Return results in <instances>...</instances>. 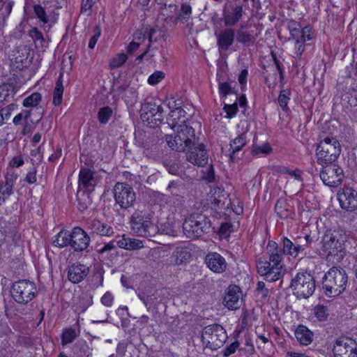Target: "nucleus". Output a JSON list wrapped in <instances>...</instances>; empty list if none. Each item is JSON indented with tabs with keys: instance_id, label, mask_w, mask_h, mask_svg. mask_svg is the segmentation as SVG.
<instances>
[{
	"instance_id": "29",
	"label": "nucleus",
	"mask_w": 357,
	"mask_h": 357,
	"mask_svg": "<svg viewBox=\"0 0 357 357\" xmlns=\"http://www.w3.org/2000/svg\"><path fill=\"white\" fill-rule=\"evenodd\" d=\"M42 100V96L40 93L34 92L28 97L25 98L23 100V106L25 107H30L32 111L35 109L38 110L37 112V119L36 122H38L43 116V110L40 107H38V104Z\"/></svg>"
},
{
	"instance_id": "57",
	"label": "nucleus",
	"mask_w": 357,
	"mask_h": 357,
	"mask_svg": "<svg viewBox=\"0 0 357 357\" xmlns=\"http://www.w3.org/2000/svg\"><path fill=\"white\" fill-rule=\"evenodd\" d=\"M165 77V73L162 71H155L151 75L148 79V83L151 85H155Z\"/></svg>"
},
{
	"instance_id": "32",
	"label": "nucleus",
	"mask_w": 357,
	"mask_h": 357,
	"mask_svg": "<svg viewBox=\"0 0 357 357\" xmlns=\"http://www.w3.org/2000/svg\"><path fill=\"white\" fill-rule=\"evenodd\" d=\"M217 81L218 82V91L221 99L225 100L227 96L234 93L231 84L225 81V77L223 76L222 73H217Z\"/></svg>"
},
{
	"instance_id": "15",
	"label": "nucleus",
	"mask_w": 357,
	"mask_h": 357,
	"mask_svg": "<svg viewBox=\"0 0 357 357\" xmlns=\"http://www.w3.org/2000/svg\"><path fill=\"white\" fill-rule=\"evenodd\" d=\"M333 352L335 357H357V342L351 337H340L335 342Z\"/></svg>"
},
{
	"instance_id": "43",
	"label": "nucleus",
	"mask_w": 357,
	"mask_h": 357,
	"mask_svg": "<svg viewBox=\"0 0 357 357\" xmlns=\"http://www.w3.org/2000/svg\"><path fill=\"white\" fill-rule=\"evenodd\" d=\"M113 111L109 106L99 109L98 112V119L101 124H106L112 116Z\"/></svg>"
},
{
	"instance_id": "51",
	"label": "nucleus",
	"mask_w": 357,
	"mask_h": 357,
	"mask_svg": "<svg viewBox=\"0 0 357 357\" xmlns=\"http://www.w3.org/2000/svg\"><path fill=\"white\" fill-rule=\"evenodd\" d=\"M291 94V92L287 90H282L280 93L279 97H278V102L280 104V106L282 107V109L285 111L287 109V105L289 100V96Z\"/></svg>"
},
{
	"instance_id": "28",
	"label": "nucleus",
	"mask_w": 357,
	"mask_h": 357,
	"mask_svg": "<svg viewBox=\"0 0 357 357\" xmlns=\"http://www.w3.org/2000/svg\"><path fill=\"white\" fill-rule=\"evenodd\" d=\"M185 112L180 107L172 109L167 118L168 126L173 130L179 128L180 125H185Z\"/></svg>"
},
{
	"instance_id": "24",
	"label": "nucleus",
	"mask_w": 357,
	"mask_h": 357,
	"mask_svg": "<svg viewBox=\"0 0 357 357\" xmlns=\"http://www.w3.org/2000/svg\"><path fill=\"white\" fill-rule=\"evenodd\" d=\"M89 267L80 263H74L68 267V279L72 283L78 284L89 273Z\"/></svg>"
},
{
	"instance_id": "38",
	"label": "nucleus",
	"mask_w": 357,
	"mask_h": 357,
	"mask_svg": "<svg viewBox=\"0 0 357 357\" xmlns=\"http://www.w3.org/2000/svg\"><path fill=\"white\" fill-rule=\"evenodd\" d=\"M138 297L144 303L148 310H150L157 299L155 293L151 289L139 291Z\"/></svg>"
},
{
	"instance_id": "27",
	"label": "nucleus",
	"mask_w": 357,
	"mask_h": 357,
	"mask_svg": "<svg viewBox=\"0 0 357 357\" xmlns=\"http://www.w3.org/2000/svg\"><path fill=\"white\" fill-rule=\"evenodd\" d=\"M192 257L191 249L188 246H178L171 255V263L181 265L188 263Z\"/></svg>"
},
{
	"instance_id": "34",
	"label": "nucleus",
	"mask_w": 357,
	"mask_h": 357,
	"mask_svg": "<svg viewBox=\"0 0 357 357\" xmlns=\"http://www.w3.org/2000/svg\"><path fill=\"white\" fill-rule=\"evenodd\" d=\"M70 240L71 231L62 229L54 237L52 243L54 246L60 248L70 247Z\"/></svg>"
},
{
	"instance_id": "62",
	"label": "nucleus",
	"mask_w": 357,
	"mask_h": 357,
	"mask_svg": "<svg viewBox=\"0 0 357 357\" xmlns=\"http://www.w3.org/2000/svg\"><path fill=\"white\" fill-rule=\"evenodd\" d=\"M37 169L35 167H32L26 174L24 181L29 185L33 184L36 182Z\"/></svg>"
},
{
	"instance_id": "53",
	"label": "nucleus",
	"mask_w": 357,
	"mask_h": 357,
	"mask_svg": "<svg viewBox=\"0 0 357 357\" xmlns=\"http://www.w3.org/2000/svg\"><path fill=\"white\" fill-rule=\"evenodd\" d=\"M281 173L289 174L291 176H294L297 181L302 182L303 178L301 175V171L299 169H296L292 170L289 167H283L280 170Z\"/></svg>"
},
{
	"instance_id": "23",
	"label": "nucleus",
	"mask_w": 357,
	"mask_h": 357,
	"mask_svg": "<svg viewBox=\"0 0 357 357\" xmlns=\"http://www.w3.org/2000/svg\"><path fill=\"white\" fill-rule=\"evenodd\" d=\"M205 264L211 271L219 274L224 273L227 268L225 259L215 252H208L206 255Z\"/></svg>"
},
{
	"instance_id": "9",
	"label": "nucleus",
	"mask_w": 357,
	"mask_h": 357,
	"mask_svg": "<svg viewBox=\"0 0 357 357\" xmlns=\"http://www.w3.org/2000/svg\"><path fill=\"white\" fill-rule=\"evenodd\" d=\"M227 338L225 330L219 324L208 325L202 331V341L211 350H216L222 347Z\"/></svg>"
},
{
	"instance_id": "21",
	"label": "nucleus",
	"mask_w": 357,
	"mask_h": 357,
	"mask_svg": "<svg viewBox=\"0 0 357 357\" xmlns=\"http://www.w3.org/2000/svg\"><path fill=\"white\" fill-rule=\"evenodd\" d=\"M337 199L340 206L348 211L357 209V192L351 188H344L337 194Z\"/></svg>"
},
{
	"instance_id": "26",
	"label": "nucleus",
	"mask_w": 357,
	"mask_h": 357,
	"mask_svg": "<svg viewBox=\"0 0 357 357\" xmlns=\"http://www.w3.org/2000/svg\"><path fill=\"white\" fill-rule=\"evenodd\" d=\"M87 228L92 234L100 236H112L114 234V229L109 224L98 219L89 220Z\"/></svg>"
},
{
	"instance_id": "18",
	"label": "nucleus",
	"mask_w": 357,
	"mask_h": 357,
	"mask_svg": "<svg viewBox=\"0 0 357 357\" xmlns=\"http://www.w3.org/2000/svg\"><path fill=\"white\" fill-rule=\"evenodd\" d=\"M91 242L90 236L81 227H74L71 231L70 247L75 252L86 250Z\"/></svg>"
},
{
	"instance_id": "54",
	"label": "nucleus",
	"mask_w": 357,
	"mask_h": 357,
	"mask_svg": "<svg viewBox=\"0 0 357 357\" xmlns=\"http://www.w3.org/2000/svg\"><path fill=\"white\" fill-rule=\"evenodd\" d=\"M33 11L38 18L44 24L48 22V17L46 15V13L44 8L40 5H35L33 6Z\"/></svg>"
},
{
	"instance_id": "8",
	"label": "nucleus",
	"mask_w": 357,
	"mask_h": 357,
	"mask_svg": "<svg viewBox=\"0 0 357 357\" xmlns=\"http://www.w3.org/2000/svg\"><path fill=\"white\" fill-rule=\"evenodd\" d=\"M290 287L298 298H308L316 289L315 280L310 273L300 272L291 279Z\"/></svg>"
},
{
	"instance_id": "40",
	"label": "nucleus",
	"mask_w": 357,
	"mask_h": 357,
	"mask_svg": "<svg viewBox=\"0 0 357 357\" xmlns=\"http://www.w3.org/2000/svg\"><path fill=\"white\" fill-rule=\"evenodd\" d=\"M240 29L236 31V40L241 44L246 45L248 43H253L255 38L252 36L249 32L244 31L245 26L241 24Z\"/></svg>"
},
{
	"instance_id": "37",
	"label": "nucleus",
	"mask_w": 357,
	"mask_h": 357,
	"mask_svg": "<svg viewBox=\"0 0 357 357\" xmlns=\"http://www.w3.org/2000/svg\"><path fill=\"white\" fill-rule=\"evenodd\" d=\"M64 88L63 86V75L61 73L55 84L53 96V104L59 105L62 102Z\"/></svg>"
},
{
	"instance_id": "35",
	"label": "nucleus",
	"mask_w": 357,
	"mask_h": 357,
	"mask_svg": "<svg viewBox=\"0 0 357 357\" xmlns=\"http://www.w3.org/2000/svg\"><path fill=\"white\" fill-rule=\"evenodd\" d=\"M247 143L245 134H241L234 139L231 141L230 146L232 149V152L230 155V158L231 160H234V155L236 153L241 151L244 146H245Z\"/></svg>"
},
{
	"instance_id": "46",
	"label": "nucleus",
	"mask_w": 357,
	"mask_h": 357,
	"mask_svg": "<svg viewBox=\"0 0 357 357\" xmlns=\"http://www.w3.org/2000/svg\"><path fill=\"white\" fill-rule=\"evenodd\" d=\"M17 178V173H16L13 168H10L7 169V172L4 176L5 181H1V183L13 188L14 184L15 183Z\"/></svg>"
},
{
	"instance_id": "7",
	"label": "nucleus",
	"mask_w": 357,
	"mask_h": 357,
	"mask_svg": "<svg viewBox=\"0 0 357 357\" xmlns=\"http://www.w3.org/2000/svg\"><path fill=\"white\" fill-rule=\"evenodd\" d=\"M341 153L338 140L333 137H326L321 140L316 149L317 161L319 165L334 164Z\"/></svg>"
},
{
	"instance_id": "30",
	"label": "nucleus",
	"mask_w": 357,
	"mask_h": 357,
	"mask_svg": "<svg viewBox=\"0 0 357 357\" xmlns=\"http://www.w3.org/2000/svg\"><path fill=\"white\" fill-rule=\"evenodd\" d=\"M296 340L303 345H309L313 340V333L306 326L299 325L295 331Z\"/></svg>"
},
{
	"instance_id": "19",
	"label": "nucleus",
	"mask_w": 357,
	"mask_h": 357,
	"mask_svg": "<svg viewBox=\"0 0 357 357\" xmlns=\"http://www.w3.org/2000/svg\"><path fill=\"white\" fill-rule=\"evenodd\" d=\"M188 149L186 159L189 162L198 167H204L208 163V155L204 144L197 143Z\"/></svg>"
},
{
	"instance_id": "17",
	"label": "nucleus",
	"mask_w": 357,
	"mask_h": 357,
	"mask_svg": "<svg viewBox=\"0 0 357 357\" xmlns=\"http://www.w3.org/2000/svg\"><path fill=\"white\" fill-rule=\"evenodd\" d=\"M161 8L160 16L167 23L172 22L176 24L178 22L185 23L189 20L192 14V7L187 3H183L181 6L180 11L176 17L173 15H169L167 12V4L164 3Z\"/></svg>"
},
{
	"instance_id": "16",
	"label": "nucleus",
	"mask_w": 357,
	"mask_h": 357,
	"mask_svg": "<svg viewBox=\"0 0 357 357\" xmlns=\"http://www.w3.org/2000/svg\"><path fill=\"white\" fill-rule=\"evenodd\" d=\"M218 52L221 56H227V52L234 44L235 30L230 26L215 32Z\"/></svg>"
},
{
	"instance_id": "63",
	"label": "nucleus",
	"mask_w": 357,
	"mask_h": 357,
	"mask_svg": "<svg viewBox=\"0 0 357 357\" xmlns=\"http://www.w3.org/2000/svg\"><path fill=\"white\" fill-rule=\"evenodd\" d=\"M10 236L5 228L0 227V251L2 250L3 245L9 243Z\"/></svg>"
},
{
	"instance_id": "31",
	"label": "nucleus",
	"mask_w": 357,
	"mask_h": 357,
	"mask_svg": "<svg viewBox=\"0 0 357 357\" xmlns=\"http://www.w3.org/2000/svg\"><path fill=\"white\" fill-rule=\"evenodd\" d=\"M116 245L123 249L128 250H135L141 249L144 247L143 241L139 239L131 238L129 237H125L116 241Z\"/></svg>"
},
{
	"instance_id": "41",
	"label": "nucleus",
	"mask_w": 357,
	"mask_h": 357,
	"mask_svg": "<svg viewBox=\"0 0 357 357\" xmlns=\"http://www.w3.org/2000/svg\"><path fill=\"white\" fill-rule=\"evenodd\" d=\"M77 197L78 201V208L82 211L87 209L89 206L91 204V199L90 198L89 192L78 191Z\"/></svg>"
},
{
	"instance_id": "45",
	"label": "nucleus",
	"mask_w": 357,
	"mask_h": 357,
	"mask_svg": "<svg viewBox=\"0 0 357 357\" xmlns=\"http://www.w3.org/2000/svg\"><path fill=\"white\" fill-rule=\"evenodd\" d=\"M167 190L171 193L172 197H176L183 193L185 190V186L183 183H179L176 181H171L167 188Z\"/></svg>"
},
{
	"instance_id": "47",
	"label": "nucleus",
	"mask_w": 357,
	"mask_h": 357,
	"mask_svg": "<svg viewBox=\"0 0 357 357\" xmlns=\"http://www.w3.org/2000/svg\"><path fill=\"white\" fill-rule=\"evenodd\" d=\"M288 29L289 30L291 38L292 39H299L302 27L298 22L294 20H290L288 22Z\"/></svg>"
},
{
	"instance_id": "56",
	"label": "nucleus",
	"mask_w": 357,
	"mask_h": 357,
	"mask_svg": "<svg viewBox=\"0 0 357 357\" xmlns=\"http://www.w3.org/2000/svg\"><path fill=\"white\" fill-rule=\"evenodd\" d=\"M232 231V225L229 222H222L219 228L218 234L223 237H227Z\"/></svg>"
},
{
	"instance_id": "50",
	"label": "nucleus",
	"mask_w": 357,
	"mask_h": 357,
	"mask_svg": "<svg viewBox=\"0 0 357 357\" xmlns=\"http://www.w3.org/2000/svg\"><path fill=\"white\" fill-rule=\"evenodd\" d=\"M13 194V188L0 183V204Z\"/></svg>"
},
{
	"instance_id": "2",
	"label": "nucleus",
	"mask_w": 357,
	"mask_h": 357,
	"mask_svg": "<svg viewBox=\"0 0 357 357\" xmlns=\"http://www.w3.org/2000/svg\"><path fill=\"white\" fill-rule=\"evenodd\" d=\"M348 276L344 269L340 267H332L323 278V289L328 297H336L340 295L347 287Z\"/></svg>"
},
{
	"instance_id": "59",
	"label": "nucleus",
	"mask_w": 357,
	"mask_h": 357,
	"mask_svg": "<svg viewBox=\"0 0 357 357\" xmlns=\"http://www.w3.org/2000/svg\"><path fill=\"white\" fill-rule=\"evenodd\" d=\"M295 52H294V57L296 59H301V56L305 51V43L301 42L300 39H295Z\"/></svg>"
},
{
	"instance_id": "60",
	"label": "nucleus",
	"mask_w": 357,
	"mask_h": 357,
	"mask_svg": "<svg viewBox=\"0 0 357 357\" xmlns=\"http://www.w3.org/2000/svg\"><path fill=\"white\" fill-rule=\"evenodd\" d=\"M326 308L323 305H317L314 308V315L319 321H324L327 318Z\"/></svg>"
},
{
	"instance_id": "64",
	"label": "nucleus",
	"mask_w": 357,
	"mask_h": 357,
	"mask_svg": "<svg viewBox=\"0 0 357 357\" xmlns=\"http://www.w3.org/2000/svg\"><path fill=\"white\" fill-rule=\"evenodd\" d=\"M101 303L106 307H111L114 301V296L111 292L107 291L101 298Z\"/></svg>"
},
{
	"instance_id": "10",
	"label": "nucleus",
	"mask_w": 357,
	"mask_h": 357,
	"mask_svg": "<svg viewBox=\"0 0 357 357\" xmlns=\"http://www.w3.org/2000/svg\"><path fill=\"white\" fill-rule=\"evenodd\" d=\"M10 294L15 302L26 304L36 297L37 288L33 282L20 280L13 283Z\"/></svg>"
},
{
	"instance_id": "13",
	"label": "nucleus",
	"mask_w": 357,
	"mask_h": 357,
	"mask_svg": "<svg viewBox=\"0 0 357 357\" xmlns=\"http://www.w3.org/2000/svg\"><path fill=\"white\" fill-rule=\"evenodd\" d=\"M321 166L319 176L324 185L332 188L341 185L344 178V174L340 167L335 163Z\"/></svg>"
},
{
	"instance_id": "6",
	"label": "nucleus",
	"mask_w": 357,
	"mask_h": 357,
	"mask_svg": "<svg viewBox=\"0 0 357 357\" xmlns=\"http://www.w3.org/2000/svg\"><path fill=\"white\" fill-rule=\"evenodd\" d=\"M211 227L210 219L202 213H192L183 223L184 234L190 238H195L208 233Z\"/></svg>"
},
{
	"instance_id": "39",
	"label": "nucleus",
	"mask_w": 357,
	"mask_h": 357,
	"mask_svg": "<svg viewBox=\"0 0 357 357\" xmlns=\"http://www.w3.org/2000/svg\"><path fill=\"white\" fill-rule=\"evenodd\" d=\"M145 35L148 36L149 42H156L160 38L166 37V31L158 28H146L145 30Z\"/></svg>"
},
{
	"instance_id": "5",
	"label": "nucleus",
	"mask_w": 357,
	"mask_h": 357,
	"mask_svg": "<svg viewBox=\"0 0 357 357\" xmlns=\"http://www.w3.org/2000/svg\"><path fill=\"white\" fill-rule=\"evenodd\" d=\"M347 241L348 236L344 231L329 230L322 238L323 248L328 255L337 256V259H340L343 257Z\"/></svg>"
},
{
	"instance_id": "49",
	"label": "nucleus",
	"mask_w": 357,
	"mask_h": 357,
	"mask_svg": "<svg viewBox=\"0 0 357 357\" xmlns=\"http://www.w3.org/2000/svg\"><path fill=\"white\" fill-rule=\"evenodd\" d=\"M13 96V86L9 84H3L0 86V101L8 100L10 96Z\"/></svg>"
},
{
	"instance_id": "1",
	"label": "nucleus",
	"mask_w": 357,
	"mask_h": 357,
	"mask_svg": "<svg viewBox=\"0 0 357 357\" xmlns=\"http://www.w3.org/2000/svg\"><path fill=\"white\" fill-rule=\"evenodd\" d=\"M266 252L268 255V260L259 258L257 261L258 273L264 277V280L273 282L280 279L283 273L282 254L278 243L273 241H269L266 246Z\"/></svg>"
},
{
	"instance_id": "4",
	"label": "nucleus",
	"mask_w": 357,
	"mask_h": 357,
	"mask_svg": "<svg viewBox=\"0 0 357 357\" xmlns=\"http://www.w3.org/2000/svg\"><path fill=\"white\" fill-rule=\"evenodd\" d=\"M131 230L138 236L151 237L157 232V227L153 222V214L146 209H136L130 217Z\"/></svg>"
},
{
	"instance_id": "25",
	"label": "nucleus",
	"mask_w": 357,
	"mask_h": 357,
	"mask_svg": "<svg viewBox=\"0 0 357 357\" xmlns=\"http://www.w3.org/2000/svg\"><path fill=\"white\" fill-rule=\"evenodd\" d=\"M241 291L240 288L236 285H230L226 291L224 297L225 305L229 310H236L241 307V301H240Z\"/></svg>"
},
{
	"instance_id": "22",
	"label": "nucleus",
	"mask_w": 357,
	"mask_h": 357,
	"mask_svg": "<svg viewBox=\"0 0 357 357\" xmlns=\"http://www.w3.org/2000/svg\"><path fill=\"white\" fill-rule=\"evenodd\" d=\"M98 183L94 172L89 168H81L79 174V191L91 192Z\"/></svg>"
},
{
	"instance_id": "44",
	"label": "nucleus",
	"mask_w": 357,
	"mask_h": 357,
	"mask_svg": "<svg viewBox=\"0 0 357 357\" xmlns=\"http://www.w3.org/2000/svg\"><path fill=\"white\" fill-rule=\"evenodd\" d=\"M77 334L75 329L68 328L63 331L61 336V343L63 345L70 344L77 337Z\"/></svg>"
},
{
	"instance_id": "48",
	"label": "nucleus",
	"mask_w": 357,
	"mask_h": 357,
	"mask_svg": "<svg viewBox=\"0 0 357 357\" xmlns=\"http://www.w3.org/2000/svg\"><path fill=\"white\" fill-rule=\"evenodd\" d=\"M128 59V56L124 53H120L116 54L109 62V68L114 69L121 67Z\"/></svg>"
},
{
	"instance_id": "12",
	"label": "nucleus",
	"mask_w": 357,
	"mask_h": 357,
	"mask_svg": "<svg viewBox=\"0 0 357 357\" xmlns=\"http://www.w3.org/2000/svg\"><path fill=\"white\" fill-rule=\"evenodd\" d=\"M113 192L116 203L123 209L130 208L135 202V192L128 183H116L114 187Z\"/></svg>"
},
{
	"instance_id": "33",
	"label": "nucleus",
	"mask_w": 357,
	"mask_h": 357,
	"mask_svg": "<svg viewBox=\"0 0 357 357\" xmlns=\"http://www.w3.org/2000/svg\"><path fill=\"white\" fill-rule=\"evenodd\" d=\"M275 211L281 219H287L292 213V207L284 199H279L275 205Z\"/></svg>"
},
{
	"instance_id": "55",
	"label": "nucleus",
	"mask_w": 357,
	"mask_h": 357,
	"mask_svg": "<svg viewBox=\"0 0 357 357\" xmlns=\"http://www.w3.org/2000/svg\"><path fill=\"white\" fill-rule=\"evenodd\" d=\"M101 35V29L99 26H96L93 30V36L91 37L89 43V48L93 49Z\"/></svg>"
},
{
	"instance_id": "14",
	"label": "nucleus",
	"mask_w": 357,
	"mask_h": 357,
	"mask_svg": "<svg viewBox=\"0 0 357 357\" xmlns=\"http://www.w3.org/2000/svg\"><path fill=\"white\" fill-rule=\"evenodd\" d=\"M141 119L151 128L159 126L163 120V109L154 102H146L142 108Z\"/></svg>"
},
{
	"instance_id": "11",
	"label": "nucleus",
	"mask_w": 357,
	"mask_h": 357,
	"mask_svg": "<svg viewBox=\"0 0 357 357\" xmlns=\"http://www.w3.org/2000/svg\"><path fill=\"white\" fill-rule=\"evenodd\" d=\"M312 241L310 235L298 236L294 239V241L287 237H282V250H281L282 257L289 255L294 259L298 257L301 254L304 253L305 249L310 246Z\"/></svg>"
},
{
	"instance_id": "3",
	"label": "nucleus",
	"mask_w": 357,
	"mask_h": 357,
	"mask_svg": "<svg viewBox=\"0 0 357 357\" xmlns=\"http://www.w3.org/2000/svg\"><path fill=\"white\" fill-rule=\"evenodd\" d=\"M176 132L177 133L174 136L172 135L166 136V142L172 150L182 152L197 144L198 138L196 137L195 129L192 126L180 125Z\"/></svg>"
},
{
	"instance_id": "52",
	"label": "nucleus",
	"mask_w": 357,
	"mask_h": 357,
	"mask_svg": "<svg viewBox=\"0 0 357 357\" xmlns=\"http://www.w3.org/2000/svg\"><path fill=\"white\" fill-rule=\"evenodd\" d=\"M223 110L227 114V117L231 119L236 114L238 109V103L234 102L233 104H224Z\"/></svg>"
},
{
	"instance_id": "36",
	"label": "nucleus",
	"mask_w": 357,
	"mask_h": 357,
	"mask_svg": "<svg viewBox=\"0 0 357 357\" xmlns=\"http://www.w3.org/2000/svg\"><path fill=\"white\" fill-rule=\"evenodd\" d=\"M92 303V296L83 293L77 297V301L75 303L76 310L84 312Z\"/></svg>"
},
{
	"instance_id": "20",
	"label": "nucleus",
	"mask_w": 357,
	"mask_h": 357,
	"mask_svg": "<svg viewBox=\"0 0 357 357\" xmlns=\"http://www.w3.org/2000/svg\"><path fill=\"white\" fill-rule=\"evenodd\" d=\"M245 12L242 5H231L224 7L222 19L226 26L232 27L238 23L242 19Z\"/></svg>"
},
{
	"instance_id": "61",
	"label": "nucleus",
	"mask_w": 357,
	"mask_h": 357,
	"mask_svg": "<svg viewBox=\"0 0 357 357\" xmlns=\"http://www.w3.org/2000/svg\"><path fill=\"white\" fill-rule=\"evenodd\" d=\"M239 345L240 343L238 341H235L234 342L231 343L222 351L223 356L225 357H228L230 355L234 354Z\"/></svg>"
},
{
	"instance_id": "42",
	"label": "nucleus",
	"mask_w": 357,
	"mask_h": 357,
	"mask_svg": "<svg viewBox=\"0 0 357 357\" xmlns=\"http://www.w3.org/2000/svg\"><path fill=\"white\" fill-rule=\"evenodd\" d=\"M31 114L32 109H23L13 118V123L15 126L23 125V123L29 121V120L33 123V120L31 119Z\"/></svg>"
},
{
	"instance_id": "58",
	"label": "nucleus",
	"mask_w": 357,
	"mask_h": 357,
	"mask_svg": "<svg viewBox=\"0 0 357 357\" xmlns=\"http://www.w3.org/2000/svg\"><path fill=\"white\" fill-rule=\"evenodd\" d=\"M301 42L305 43L312 39V29L310 26H305L302 28L299 36Z\"/></svg>"
}]
</instances>
